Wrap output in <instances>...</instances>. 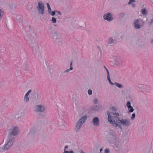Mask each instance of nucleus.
Here are the masks:
<instances>
[{
  "label": "nucleus",
  "instance_id": "f257e3e1",
  "mask_svg": "<svg viewBox=\"0 0 153 153\" xmlns=\"http://www.w3.org/2000/svg\"><path fill=\"white\" fill-rule=\"evenodd\" d=\"M112 112L107 111L108 120L112 126L115 128L118 127L122 130V126H129L131 125V120L130 119L126 118L120 119L118 117L120 116L118 112H116L117 108L114 106L111 108Z\"/></svg>",
  "mask_w": 153,
  "mask_h": 153
},
{
  "label": "nucleus",
  "instance_id": "f03ea898",
  "mask_svg": "<svg viewBox=\"0 0 153 153\" xmlns=\"http://www.w3.org/2000/svg\"><path fill=\"white\" fill-rule=\"evenodd\" d=\"M29 34L30 35L29 38V42L30 46L33 48V50L36 52V54H38V56H39L41 54L39 52V47L36 39L37 35L33 31L30 32Z\"/></svg>",
  "mask_w": 153,
  "mask_h": 153
},
{
  "label": "nucleus",
  "instance_id": "7ed1b4c3",
  "mask_svg": "<svg viewBox=\"0 0 153 153\" xmlns=\"http://www.w3.org/2000/svg\"><path fill=\"white\" fill-rule=\"evenodd\" d=\"M110 138L108 140V142L111 144H112L117 148H120L121 146L120 143L118 141V138L116 134H111L110 135Z\"/></svg>",
  "mask_w": 153,
  "mask_h": 153
},
{
  "label": "nucleus",
  "instance_id": "20e7f679",
  "mask_svg": "<svg viewBox=\"0 0 153 153\" xmlns=\"http://www.w3.org/2000/svg\"><path fill=\"white\" fill-rule=\"evenodd\" d=\"M19 132V128L18 126H13L10 129L8 137H12L15 140L16 137L18 134Z\"/></svg>",
  "mask_w": 153,
  "mask_h": 153
},
{
  "label": "nucleus",
  "instance_id": "39448f33",
  "mask_svg": "<svg viewBox=\"0 0 153 153\" xmlns=\"http://www.w3.org/2000/svg\"><path fill=\"white\" fill-rule=\"evenodd\" d=\"M87 119V116L85 115L82 116L77 122L74 129L75 131L78 132L80 129L82 125L85 123Z\"/></svg>",
  "mask_w": 153,
  "mask_h": 153
},
{
  "label": "nucleus",
  "instance_id": "423d86ee",
  "mask_svg": "<svg viewBox=\"0 0 153 153\" xmlns=\"http://www.w3.org/2000/svg\"><path fill=\"white\" fill-rule=\"evenodd\" d=\"M14 140H15L12 137H8L6 141L4 147V150H7L9 149L13 144Z\"/></svg>",
  "mask_w": 153,
  "mask_h": 153
},
{
  "label": "nucleus",
  "instance_id": "0eeeda50",
  "mask_svg": "<svg viewBox=\"0 0 153 153\" xmlns=\"http://www.w3.org/2000/svg\"><path fill=\"white\" fill-rule=\"evenodd\" d=\"M45 107L42 104L37 105L35 106L34 108L33 111L37 114L43 112L45 109Z\"/></svg>",
  "mask_w": 153,
  "mask_h": 153
},
{
  "label": "nucleus",
  "instance_id": "6e6552de",
  "mask_svg": "<svg viewBox=\"0 0 153 153\" xmlns=\"http://www.w3.org/2000/svg\"><path fill=\"white\" fill-rule=\"evenodd\" d=\"M137 87L143 91L147 92L150 88V87L147 85L139 84L137 85Z\"/></svg>",
  "mask_w": 153,
  "mask_h": 153
},
{
  "label": "nucleus",
  "instance_id": "1a4fd4ad",
  "mask_svg": "<svg viewBox=\"0 0 153 153\" xmlns=\"http://www.w3.org/2000/svg\"><path fill=\"white\" fill-rule=\"evenodd\" d=\"M16 18L19 26H22L25 23V20L20 15H16Z\"/></svg>",
  "mask_w": 153,
  "mask_h": 153
},
{
  "label": "nucleus",
  "instance_id": "9d476101",
  "mask_svg": "<svg viewBox=\"0 0 153 153\" xmlns=\"http://www.w3.org/2000/svg\"><path fill=\"white\" fill-rule=\"evenodd\" d=\"M140 19H137L134 20L133 22V26L135 29H140L142 26L140 24Z\"/></svg>",
  "mask_w": 153,
  "mask_h": 153
},
{
  "label": "nucleus",
  "instance_id": "9b49d317",
  "mask_svg": "<svg viewBox=\"0 0 153 153\" xmlns=\"http://www.w3.org/2000/svg\"><path fill=\"white\" fill-rule=\"evenodd\" d=\"M114 62L115 65L119 66L122 65V61L119 56H113Z\"/></svg>",
  "mask_w": 153,
  "mask_h": 153
},
{
  "label": "nucleus",
  "instance_id": "f8f14e48",
  "mask_svg": "<svg viewBox=\"0 0 153 153\" xmlns=\"http://www.w3.org/2000/svg\"><path fill=\"white\" fill-rule=\"evenodd\" d=\"M104 19L108 22H111L113 20V17L110 13H107L104 14L103 16Z\"/></svg>",
  "mask_w": 153,
  "mask_h": 153
},
{
  "label": "nucleus",
  "instance_id": "ddd939ff",
  "mask_svg": "<svg viewBox=\"0 0 153 153\" xmlns=\"http://www.w3.org/2000/svg\"><path fill=\"white\" fill-rule=\"evenodd\" d=\"M116 42V39L114 36L110 37L108 39L107 44L108 45H113Z\"/></svg>",
  "mask_w": 153,
  "mask_h": 153
},
{
  "label": "nucleus",
  "instance_id": "4468645a",
  "mask_svg": "<svg viewBox=\"0 0 153 153\" xmlns=\"http://www.w3.org/2000/svg\"><path fill=\"white\" fill-rule=\"evenodd\" d=\"M126 106L128 108V114L133 112L134 111V109L131 105V103L130 101H128L126 103Z\"/></svg>",
  "mask_w": 153,
  "mask_h": 153
},
{
  "label": "nucleus",
  "instance_id": "2eb2a0df",
  "mask_svg": "<svg viewBox=\"0 0 153 153\" xmlns=\"http://www.w3.org/2000/svg\"><path fill=\"white\" fill-rule=\"evenodd\" d=\"M51 35L53 41L60 37L59 33L56 31H52Z\"/></svg>",
  "mask_w": 153,
  "mask_h": 153
},
{
  "label": "nucleus",
  "instance_id": "dca6fc26",
  "mask_svg": "<svg viewBox=\"0 0 153 153\" xmlns=\"http://www.w3.org/2000/svg\"><path fill=\"white\" fill-rule=\"evenodd\" d=\"M92 123L94 126H98L100 125L99 119L97 117H95L92 120Z\"/></svg>",
  "mask_w": 153,
  "mask_h": 153
},
{
  "label": "nucleus",
  "instance_id": "f3484780",
  "mask_svg": "<svg viewBox=\"0 0 153 153\" xmlns=\"http://www.w3.org/2000/svg\"><path fill=\"white\" fill-rule=\"evenodd\" d=\"M31 90H29L26 93L25 95L24 98V101L25 103H27L29 101V98L28 97V95L31 92Z\"/></svg>",
  "mask_w": 153,
  "mask_h": 153
},
{
  "label": "nucleus",
  "instance_id": "a211bd4d",
  "mask_svg": "<svg viewBox=\"0 0 153 153\" xmlns=\"http://www.w3.org/2000/svg\"><path fill=\"white\" fill-rule=\"evenodd\" d=\"M37 133V128L33 126L31 128V130L29 134L31 136L35 137L36 134Z\"/></svg>",
  "mask_w": 153,
  "mask_h": 153
},
{
  "label": "nucleus",
  "instance_id": "6ab92c4d",
  "mask_svg": "<svg viewBox=\"0 0 153 153\" xmlns=\"http://www.w3.org/2000/svg\"><path fill=\"white\" fill-rule=\"evenodd\" d=\"M36 7L38 10H44L45 7L44 3L42 1H39L38 2Z\"/></svg>",
  "mask_w": 153,
  "mask_h": 153
},
{
  "label": "nucleus",
  "instance_id": "aec40b11",
  "mask_svg": "<svg viewBox=\"0 0 153 153\" xmlns=\"http://www.w3.org/2000/svg\"><path fill=\"white\" fill-rule=\"evenodd\" d=\"M33 100L34 101H36L38 100V94L36 91H34L33 93Z\"/></svg>",
  "mask_w": 153,
  "mask_h": 153
},
{
  "label": "nucleus",
  "instance_id": "412c9836",
  "mask_svg": "<svg viewBox=\"0 0 153 153\" xmlns=\"http://www.w3.org/2000/svg\"><path fill=\"white\" fill-rule=\"evenodd\" d=\"M107 79L110 83V84L111 85H113L114 84V83H112L110 79V75H109V72L108 70H107Z\"/></svg>",
  "mask_w": 153,
  "mask_h": 153
},
{
  "label": "nucleus",
  "instance_id": "4be33fe9",
  "mask_svg": "<svg viewBox=\"0 0 153 153\" xmlns=\"http://www.w3.org/2000/svg\"><path fill=\"white\" fill-rule=\"evenodd\" d=\"M135 0H129V1L128 3V5H130L131 4V6L133 7H135L136 5L135 4L133 3V2H135Z\"/></svg>",
  "mask_w": 153,
  "mask_h": 153
},
{
  "label": "nucleus",
  "instance_id": "5701e85b",
  "mask_svg": "<svg viewBox=\"0 0 153 153\" xmlns=\"http://www.w3.org/2000/svg\"><path fill=\"white\" fill-rule=\"evenodd\" d=\"M146 21H148V23L149 25V26H152L153 24V17L151 18L149 20L147 19Z\"/></svg>",
  "mask_w": 153,
  "mask_h": 153
},
{
  "label": "nucleus",
  "instance_id": "b1692460",
  "mask_svg": "<svg viewBox=\"0 0 153 153\" xmlns=\"http://www.w3.org/2000/svg\"><path fill=\"white\" fill-rule=\"evenodd\" d=\"M54 42L57 45H60L62 44V42L60 39V37L55 40L54 41Z\"/></svg>",
  "mask_w": 153,
  "mask_h": 153
},
{
  "label": "nucleus",
  "instance_id": "393cba45",
  "mask_svg": "<svg viewBox=\"0 0 153 153\" xmlns=\"http://www.w3.org/2000/svg\"><path fill=\"white\" fill-rule=\"evenodd\" d=\"M114 84L117 87H118L120 88H121L123 87V85L119 83L115 82L114 83Z\"/></svg>",
  "mask_w": 153,
  "mask_h": 153
},
{
  "label": "nucleus",
  "instance_id": "a878e982",
  "mask_svg": "<svg viewBox=\"0 0 153 153\" xmlns=\"http://www.w3.org/2000/svg\"><path fill=\"white\" fill-rule=\"evenodd\" d=\"M58 125L59 126L61 127H65V126L64 124V120H62V122H61L60 121H59L58 122Z\"/></svg>",
  "mask_w": 153,
  "mask_h": 153
},
{
  "label": "nucleus",
  "instance_id": "bb28decb",
  "mask_svg": "<svg viewBox=\"0 0 153 153\" xmlns=\"http://www.w3.org/2000/svg\"><path fill=\"white\" fill-rule=\"evenodd\" d=\"M15 117L16 119L19 121H20L21 120V117L19 116H18L17 114L15 115Z\"/></svg>",
  "mask_w": 153,
  "mask_h": 153
},
{
  "label": "nucleus",
  "instance_id": "cd10ccee",
  "mask_svg": "<svg viewBox=\"0 0 153 153\" xmlns=\"http://www.w3.org/2000/svg\"><path fill=\"white\" fill-rule=\"evenodd\" d=\"M99 100L98 98H95L93 100L94 103L95 104H98L99 102Z\"/></svg>",
  "mask_w": 153,
  "mask_h": 153
},
{
  "label": "nucleus",
  "instance_id": "c85d7f7f",
  "mask_svg": "<svg viewBox=\"0 0 153 153\" xmlns=\"http://www.w3.org/2000/svg\"><path fill=\"white\" fill-rule=\"evenodd\" d=\"M51 10H48V13L52 16H54L55 14L56 11H51Z\"/></svg>",
  "mask_w": 153,
  "mask_h": 153
},
{
  "label": "nucleus",
  "instance_id": "c756f323",
  "mask_svg": "<svg viewBox=\"0 0 153 153\" xmlns=\"http://www.w3.org/2000/svg\"><path fill=\"white\" fill-rule=\"evenodd\" d=\"M36 12L39 14L42 15L44 13V10H37Z\"/></svg>",
  "mask_w": 153,
  "mask_h": 153
},
{
  "label": "nucleus",
  "instance_id": "7c9ffc66",
  "mask_svg": "<svg viewBox=\"0 0 153 153\" xmlns=\"http://www.w3.org/2000/svg\"><path fill=\"white\" fill-rule=\"evenodd\" d=\"M141 13L143 15H146L147 14V12L146 10H141Z\"/></svg>",
  "mask_w": 153,
  "mask_h": 153
},
{
  "label": "nucleus",
  "instance_id": "2f4dec72",
  "mask_svg": "<svg viewBox=\"0 0 153 153\" xmlns=\"http://www.w3.org/2000/svg\"><path fill=\"white\" fill-rule=\"evenodd\" d=\"M147 5L145 4H143L142 5V8L141 10H146V9H148L147 7Z\"/></svg>",
  "mask_w": 153,
  "mask_h": 153
},
{
  "label": "nucleus",
  "instance_id": "473e14b6",
  "mask_svg": "<svg viewBox=\"0 0 153 153\" xmlns=\"http://www.w3.org/2000/svg\"><path fill=\"white\" fill-rule=\"evenodd\" d=\"M4 11L2 10H0V20L2 18V16L3 15Z\"/></svg>",
  "mask_w": 153,
  "mask_h": 153
},
{
  "label": "nucleus",
  "instance_id": "72a5a7b5",
  "mask_svg": "<svg viewBox=\"0 0 153 153\" xmlns=\"http://www.w3.org/2000/svg\"><path fill=\"white\" fill-rule=\"evenodd\" d=\"M73 69V68L72 67H71L69 69H67L65 70L64 71V73H68L69 72L70 70H72Z\"/></svg>",
  "mask_w": 153,
  "mask_h": 153
},
{
  "label": "nucleus",
  "instance_id": "f704fd0d",
  "mask_svg": "<svg viewBox=\"0 0 153 153\" xmlns=\"http://www.w3.org/2000/svg\"><path fill=\"white\" fill-rule=\"evenodd\" d=\"M79 26L83 27V28H85L86 26L84 22H82L81 24L79 25Z\"/></svg>",
  "mask_w": 153,
  "mask_h": 153
},
{
  "label": "nucleus",
  "instance_id": "c9c22d12",
  "mask_svg": "<svg viewBox=\"0 0 153 153\" xmlns=\"http://www.w3.org/2000/svg\"><path fill=\"white\" fill-rule=\"evenodd\" d=\"M51 21L52 23H55L56 22V20L55 18L52 17Z\"/></svg>",
  "mask_w": 153,
  "mask_h": 153
},
{
  "label": "nucleus",
  "instance_id": "e433bc0d",
  "mask_svg": "<svg viewBox=\"0 0 153 153\" xmlns=\"http://www.w3.org/2000/svg\"><path fill=\"white\" fill-rule=\"evenodd\" d=\"M8 6L10 8L13 9V8L14 5L12 3H9L8 4Z\"/></svg>",
  "mask_w": 153,
  "mask_h": 153
},
{
  "label": "nucleus",
  "instance_id": "4c0bfd02",
  "mask_svg": "<svg viewBox=\"0 0 153 153\" xmlns=\"http://www.w3.org/2000/svg\"><path fill=\"white\" fill-rule=\"evenodd\" d=\"M135 114L133 113L131 116V119L132 120H133L135 118Z\"/></svg>",
  "mask_w": 153,
  "mask_h": 153
},
{
  "label": "nucleus",
  "instance_id": "58836bf2",
  "mask_svg": "<svg viewBox=\"0 0 153 153\" xmlns=\"http://www.w3.org/2000/svg\"><path fill=\"white\" fill-rule=\"evenodd\" d=\"M88 93L89 95H91L92 94V91L91 89H89L88 91Z\"/></svg>",
  "mask_w": 153,
  "mask_h": 153
},
{
  "label": "nucleus",
  "instance_id": "ea45409f",
  "mask_svg": "<svg viewBox=\"0 0 153 153\" xmlns=\"http://www.w3.org/2000/svg\"><path fill=\"white\" fill-rule=\"evenodd\" d=\"M4 147L0 146V153H4Z\"/></svg>",
  "mask_w": 153,
  "mask_h": 153
},
{
  "label": "nucleus",
  "instance_id": "a19ab883",
  "mask_svg": "<svg viewBox=\"0 0 153 153\" xmlns=\"http://www.w3.org/2000/svg\"><path fill=\"white\" fill-rule=\"evenodd\" d=\"M110 150L108 149H106L105 150V153H110Z\"/></svg>",
  "mask_w": 153,
  "mask_h": 153
},
{
  "label": "nucleus",
  "instance_id": "79ce46f5",
  "mask_svg": "<svg viewBox=\"0 0 153 153\" xmlns=\"http://www.w3.org/2000/svg\"><path fill=\"white\" fill-rule=\"evenodd\" d=\"M59 114L61 117H63L64 115V113H62L61 112H59Z\"/></svg>",
  "mask_w": 153,
  "mask_h": 153
},
{
  "label": "nucleus",
  "instance_id": "37998d69",
  "mask_svg": "<svg viewBox=\"0 0 153 153\" xmlns=\"http://www.w3.org/2000/svg\"><path fill=\"white\" fill-rule=\"evenodd\" d=\"M47 6V7L48 10H51V8L50 7V6L49 4L48 3H46Z\"/></svg>",
  "mask_w": 153,
  "mask_h": 153
},
{
  "label": "nucleus",
  "instance_id": "c03bdc74",
  "mask_svg": "<svg viewBox=\"0 0 153 153\" xmlns=\"http://www.w3.org/2000/svg\"><path fill=\"white\" fill-rule=\"evenodd\" d=\"M100 108V106L96 105L94 108V109L97 110H98Z\"/></svg>",
  "mask_w": 153,
  "mask_h": 153
},
{
  "label": "nucleus",
  "instance_id": "a18cd8bd",
  "mask_svg": "<svg viewBox=\"0 0 153 153\" xmlns=\"http://www.w3.org/2000/svg\"><path fill=\"white\" fill-rule=\"evenodd\" d=\"M56 12L60 15V16L59 17H60L61 15V12L60 11H56Z\"/></svg>",
  "mask_w": 153,
  "mask_h": 153
},
{
  "label": "nucleus",
  "instance_id": "49530a36",
  "mask_svg": "<svg viewBox=\"0 0 153 153\" xmlns=\"http://www.w3.org/2000/svg\"><path fill=\"white\" fill-rule=\"evenodd\" d=\"M125 15V14L124 13H122L120 14V16L121 17H123Z\"/></svg>",
  "mask_w": 153,
  "mask_h": 153
},
{
  "label": "nucleus",
  "instance_id": "de8ad7c7",
  "mask_svg": "<svg viewBox=\"0 0 153 153\" xmlns=\"http://www.w3.org/2000/svg\"><path fill=\"white\" fill-rule=\"evenodd\" d=\"M64 151L62 153H69V151H66V150H64Z\"/></svg>",
  "mask_w": 153,
  "mask_h": 153
},
{
  "label": "nucleus",
  "instance_id": "09e8293b",
  "mask_svg": "<svg viewBox=\"0 0 153 153\" xmlns=\"http://www.w3.org/2000/svg\"><path fill=\"white\" fill-rule=\"evenodd\" d=\"M68 147V145L66 146L64 148V150H66Z\"/></svg>",
  "mask_w": 153,
  "mask_h": 153
},
{
  "label": "nucleus",
  "instance_id": "8fccbe9b",
  "mask_svg": "<svg viewBox=\"0 0 153 153\" xmlns=\"http://www.w3.org/2000/svg\"><path fill=\"white\" fill-rule=\"evenodd\" d=\"M69 153H74V152L73 151L71 150L70 151H69Z\"/></svg>",
  "mask_w": 153,
  "mask_h": 153
},
{
  "label": "nucleus",
  "instance_id": "3c124183",
  "mask_svg": "<svg viewBox=\"0 0 153 153\" xmlns=\"http://www.w3.org/2000/svg\"><path fill=\"white\" fill-rule=\"evenodd\" d=\"M150 42L151 43H153V39H151Z\"/></svg>",
  "mask_w": 153,
  "mask_h": 153
},
{
  "label": "nucleus",
  "instance_id": "603ef678",
  "mask_svg": "<svg viewBox=\"0 0 153 153\" xmlns=\"http://www.w3.org/2000/svg\"><path fill=\"white\" fill-rule=\"evenodd\" d=\"M103 67H104V68L105 69V71H107V70H108L105 66L104 65L103 66Z\"/></svg>",
  "mask_w": 153,
  "mask_h": 153
},
{
  "label": "nucleus",
  "instance_id": "864d4df0",
  "mask_svg": "<svg viewBox=\"0 0 153 153\" xmlns=\"http://www.w3.org/2000/svg\"><path fill=\"white\" fill-rule=\"evenodd\" d=\"M72 62H71V64H70V68H71V67H72Z\"/></svg>",
  "mask_w": 153,
  "mask_h": 153
},
{
  "label": "nucleus",
  "instance_id": "5fc2aeb1",
  "mask_svg": "<svg viewBox=\"0 0 153 153\" xmlns=\"http://www.w3.org/2000/svg\"><path fill=\"white\" fill-rule=\"evenodd\" d=\"M80 153H85L83 151L81 150L80 152Z\"/></svg>",
  "mask_w": 153,
  "mask_h": 153
},
{
  "label": "nucleus",
  "instance_id": "6e6d98bb",
  "mask_svg": "<svg viewBox=\"0 0 153 153\" xmlns=\"http://www.w3.org/2000/svg\"><path fill=\"white\" fill-rule=\"evenodd\" d=\"M151 2L153 4V0H150Z\"/></svg>",
  "mask_w": 153,
  "mask_h": 153
},
{
  "label": "nucleus",
  "instance_id": "4d7b16f0",
  "mask_svg": "<svg viewBox=\"0 0 153 153\" xmlns=\"http://www.w3.org/2000/svg\"><path fill=\"white\" fill-rule=\"evenodd\" d=\"M26 27L28 28H30V26L29 25H27Z\"/></svg>",
  "mask_w": 153,
  "mask_h": 153
},
{
  "label": "nucleus",
  "instance_id": "13d9d810",
  "mask_svg": "<svg viewBox=\"0 0 153 153\" xmlns=\"http://www.w3.org/2000/svg\"><path fill=\"white\" fill-rule=\"evenodd\" d=\"M102 149H100V152H101V151H102Z\"/></svg>",
  "mask_w": 153,
  "mask_h": 153
}]
</instances>
